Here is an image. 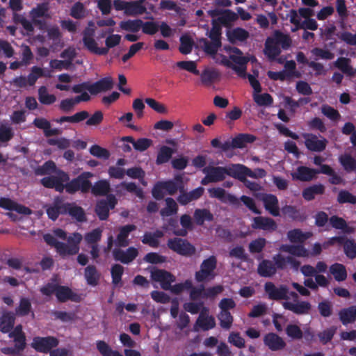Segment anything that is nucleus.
<instances>
[{
  "mask_svg": "<svg viewBox=\"0 0 356 356\" xmlns=\"http://www.w3.org/2000/svg\"><path fill=\"white\" fill-rule=\"evenodd\" d=\"M203 172H209L213 182L216 183L225 179L226 168L221 166H209L203 169Z\"/></svg>",
  "mask_w": 356,
  "mask_h": 356,
  "instance_id": "e433bc0d",
  "label": "nucleus"
},
{
  "mask_svg": "<svg viewBox=\"0 0 356 356\" xmlns=\"http://www.w3.org/2000/svg\"><path fill=\"white\" fill-rule=\"evenodd\" d=\"M290 22L295 25L296 29L315 31L318 29V24L314 19L309 18L301 22L296 10L291 9L289 13Z\"/></svg>",
  "mask_w": 356,
  "mask_h": 356,
  "instance_id": "f3484780",
  "label": "nucleus"
},
{
  "mask_svg": "<svg viewBox=\"0 0 356 356\" xmlns=\"http://www.w3.org/2000/svg\"><path fill=\"white\" fill-rule=\"evenodd\" d=\"M329 271L337 282H343L347 278V271L343 264L334 263L330 266Z\"/></svg>",
  "mask_w": 356,
  "mask_h": 356,
  "instance_id": "c03bdc74",
  "label": "nucleus"
},
{
  "mask_svg": "<svg viewBox=\"0 0 356 356\" xmlns=\"http://www.w3.org/2000/svg\"><path fill=\"white\" fill-rule=\"evenodd\" d=\"M196 323L204 330L207 331L216 326L215 318L213 316H204L202 312Z\"/></svg>",
  "mask_w": 356,
  "mask_h": 356,
  "instance_id": "864d4df0",
  "label": "nucleus"
},
{
  "mask_svg": "<svg viewBox=\"0 0 356 356\" xmlns=\"http://www.w3.org/2000/svg\"><path fill=\"white\" fill-rule=\"evenodd\" d=\"M146 7L139 1H129L126 15L129 16H136L146 13Z\"/></svg>",
  "mask_w": 356,
  "mask_h": 356,
  "instance_id": "09e8293b",
  "label": "nucleus"
},
{
  "mask_svg": "<svg viewBox=\"0 0 356 356\" xmlns=\"http://www.w3.org/2000/svg\"><path fill=\"white\" fill-rule=\"evenodd\" d=\"M287 236L292 243H302L309 238L308 233H303L300 229H294L289 231Z\"/></svg>",
  "mask_w": 356,
  "mask_h": 356,
  "instance_id": "69168bd1",
  "label": "nucleus"
},
{
  "mask_svg": "<svg viewBox=\"0 0 356 356\" xmlns=\"http://www.w3.org/2000/svg\"><path fill=\"white\" fill-rule=\"evenodd\" d=\"M43 238L49 245L55 248L57 253L63 257V248L65 246V243L57 241V239L50 234H44Z\"/></svg>",
  "mask_w": 356,
  "mask_h": 356,
  "instance_id": "680f3d73",
  "label": "nucleus"
},
{
  "mask_svg": "<svg viewBox=\"0 0 356 356\" xmlns=\"http://www.w3.org/2000/svg\"><path fill=\"white\" fill-rule=\"evenodd\" d=\"M204 192V188L202 186H199L190 192L184 191L180 192V194L177 198V202L183 206H185L191 202L200 199Z\"/></svg>",
  "mask_w": 356,
  "mask_h": 356,
  "instance_id": "b1692460",
  "label": "nucleus"
},
{
  "mask_svg": "<svg viewBox=\"0 0 356 356\" xmlns=\"http://www.w3.org/2000/svg\"><path fill=\"white\" fill-rule=\"evenodd\" d=\"M151 278L152 280L159 282L161 288L164 290H169L171 288V284L175 281V276L171 273L158 268L151 271Z\"/></svg>",
  "mask_w": 356,
  "mask_h": 356,
  "instance_id": "f8f14e48",
  "label": "nucleus"
},
{
  "mask_svg": "<svg viewBox=\"0 0 356 356\" xmlns=\"http://www.w3.org/2000/svg\"><path fill=\"white\" fill-rule=\"evenodd\" d=\"M111 191L110 183L105 179L96 181L94 185L92 184L90 191L95 196H105L109 195Z\"/></svg>",
  "mask_w": 356,
  "mask_h": 356,
  "instance_id": "f704fd0d",
  "label": "nucleus"
},
{
  "mask_svg": "<svg viewBox=\"0 0 356 356\" xmlns=\"http://www.w3.org/2000/svg\"><path fill=\"white\" fill-rule=\"evenodd\" d=\"M165 191L170 195H175L178 191L182 192L184 190L183 179L181 175H177L173 180L162 181Z\"/></svg>",
  "mask_w": 356,
  "mask_h": 356,
  "instance_id": "c756f323",
  "label": "nucleus"
},
{
  "mask_svg": "<svg viewBox=\"0 0 356 356\" xmlns=\"http://www.w3.org/2000/svg\"><path fill=\"white\" fill-rule=\"evenodd\" d=\"M167 245L172 251L186 257H191L196 252V248L192 243L179 237L169 238Z\"/></svg>",
  "mask_w": 356,
  "mask_h": 356,
  "instance_id": "20e7f679",
  "label": "nucleus"
},
{
  "mask_svg": "<svg viewBox=\"0 0 356 356\" xmlns=\"http://www.w3.org/2000/svg\"><path fill=\"white\" fill-rule=\"evenodd\" d=\"M330 223L332 227L337 229H341L344 234H353L355 231L353 227L348 225L346 221L337 216H332L330 218Z\"/></svg>",
  "mask_w": 356,
  "mask_h": 356,
  "instance_id": "58836bf2",
  "label": "nucleus"
},
{
  "mask_svg": "<svg viewBox=\"0 0 356 356\" xmlns=\"http://www.w3.org/2000/svg\"><path fill=\"white\" fill-rule=\"evenodd\" d=\"M316 169L301 165L298 166L296 170L291 173V177L293 180L310 181L316 178Z\"/></svg>",
  "mask_w": 356,
  "mask_h": 356,
  "instance_id": "5701e85b",
  "label": "nucleus"
},
{
  "mask_svg": "<svg viewBox=\"0 0 356 356\" xmlns=\"http://www.w3.org/2000/svg\"><path fill=\"white\" fill-rule=\"evenodd\" d=\"M226 175L245 182L247 176H252L251 169L242 164H232L225 167Z\"/></svg>",
  "mask_w": 356,
  "mask_h": 356,
  "instance_id": "6ab92c4d",
  "label": "nucleus"
},
{
  "mask_svg": "<svg viewBox=\"0 0 356 356\" xmlns=\"http://www.w3.org/2000/svg\"><path fill=\"white\" fill-rule=\"evenodd\" d=\"M67 215L78 222H84L87 221V217L84 209L74 202H71V206L69 207Z\"/></svg>",
  "mask_w": 356,
  "mask_h": 356,
  "instance_id": "ea45409f",
  "label": "nucleus"
},
{
  "mask_svg": "<svg viewBox=\"0 0 356 356\" xmlns=\"http://www.w3.org/2000/svg\"><path fill=\"white\" fill-rule=\"evenodd\" d=\"M255 136L250 134H239L232 138L234 148L242 149L248 143H252L256 140Z\"/></svg>",
  "mask_w": 356,
  "mask_h": 356,
  "instance_id": "4c0bfd02",
  "label": "nucleus"
},
{
  "mask_svg": "<svg viewBox=\"0 0 356 356\" xmlns=\"http://www.w3.org/2000/svg\"><path fill=\"white\" fill-rule=\"evenodd\" d=\"M84 277L88 285L95 286L100 279V273L94 265L88 266L84 270Z\"/></svg>",
  "mask_w": 356,
  "mask_h": 356,
  "instance_id": "a19ab883",
  "label": "nucleus"
},
{
  "mask_svg": "<svg viewBox=\"0 0 356 356\" xmlns=\"http://www.w3.org/2000/svg\"><path fill=\"white\" fill-rule=\"evenodd\" d=\"M70 180V175L62 170H58L56 175L44 177L40 180L41 184L47 188H54L58 193L65 191V183Z\"/></svg>",
  "mask_w": 356,
  "mask_h": 356,
  "instance_id": "7ed1b4c3",
  "label": "nucleus"
},
{
  "mask_svg": "<svg viewBox=\"0 0 356 356\" xmlns=\"http://www.w3.org/2000/svg\"><path fill=\"white\" fill-rule=\"evenodd\" d=\"M207 35L211 41H209L207 38H201L200 43L202 44L203 50L206 54L214 56L222 46V33L210 30Z\"/></svg>",
  "mask_w": 356,
  "mask_h": 356,
  "instance_id": "0eeeda50",
  "label": "nucleus"
},
{
  "mask_svg": "<svg viewBox=\"0 0 356 356\" xmlns=\"http://www.w3.org/2000/svg\"><path fill=\"white\" fill-rule=\"evenodd\" d=\"M321 113L332 122H338L341 116L339 112L328 104H323L321 108Z\"/></svg>",
  "mask_w": 356,
  "mask_h": 356,
  "instance_id": "bf43d9fd",
  "label": "nucleus"
},
{
  "mask_svg": "<svg viewBox=\"0 0 356 356\" xmlns=\"http://www.w3.org/2000/svg\"><path fill=\"white\" fill-rule=\"evenodd\" d=\"M38 99L42 104L50 105L56 102V98L54 95L48 93L45 86H41L38 90Z\"/></svg>",
  "mask_w": 356,
  "mask_h": 356,
  "instance_id": "e2e57ef3",
  "label": "nucleus"
},
{
  "mask_svg": "<svg viewBox=\"0 0 356 356\" xmlns=\"http://www.w3.org/2000/svg\"><path fill=\"white\" fill-rule=\"evenodd\" d=\"M87 120L86 124L87 126H97L102 123L104 120V115L101 111H96L90 118L89 113L86 111H81L76 113L71 116H62L60 118L54 120L57 123L62 124L63 122L79 123Z\"/></svg>",
  "mask_w": 356,
  "mask_h": 356,
  "instance_id": "f257e3e1",
  "label": "nucleus"
},
{
  "mask_svg": "<svg viewBox=\"0 0 356 356\" xmlns=\"http://www.w3.org/2000/svg\"><path fill=\"white\" fill-rule=\"evenodd\" d=\"M285 332L292 340H300L303 337V332L300 327L294 323L288 324L285 328Z\"/></svg>",
  "mask_w": 356,
  "mask_h": 356,
  "instance_id": "4d7b16f0",
  "label": "nucleus"
},
{
  "mask_svg": "<svg viewBox=\"0 0 356 356\" xmlns=\"http://www.w3.org/2000/svg\"><path fill=\"white\" fill-rule=\"evenodd\" d=\"M165 207L160 211V215L164 217H168L177 214L178 211V205L175 200L172 197H166L165 199Z\"/></svg>",
  "mask_w": 356,
  "mask_h": 356,
  "instance_id": "de8ad7c7",
  "label": "nucleus"
},
{
  "mask_svg": "<svg viewBox=\"0 0 356 356\" xmlns=\"http://www.w3.org/2000/svg\"><path fill=\"white\" fill-rule=\"evenodd\" d=\"M209 193L211 197L217 198L223 203H229L235 207L241 206L239 200L234 195L227 193L225 190L222 188H211L209 189Z\"/></svg>",
  "mask_w": 356,
  "mask_h": 356,
  "instance_id": "dca6fc26",
  "label": "nucleus"
},
{
  "mask_svg": "<svg viewBox=\"0 0 356 356\" xmlns=\"http://www.w3.org/2000/svg\"><path fill=\"white\" fill-rule=\"evenodd\" d=\"M229 60L227 59L222 60V64L233 70L238 76H244L245 70H247V64L249 58L245 56H238L236 55H230Z\"/></svg>",
  "mask_w": 356,
  "mask_h": 356,
  "instance_id": "9b49d317",
  "label": "nucleus"
},
{
  "mask_svg": "<svg viewBox=\"0 0 356 356\" xmlns=\"http://www.w3.org/2000/svg\"><path fill=\"white\" fill-rule=\"evenodd\" d=\"M93 177V174L90 172H83L76 177L69 180L65 183V192L68 194L73 195L80 191L83 194L88 193L92 186L90 180Z\"/></svg>",
  "mask_w": 356,
  "mask_h": 356,
  "instance_id": "f03ea898",
  "label": "nucleus"
},
{
  "mask_svg": "<svg viewBox=\"0 0 356 356\" xmlns=\"http://www.w3.org/2000/svg\"><path fill=\"white\" fill-rule=\"evenodd\" d=\"M264 52L270 60H274L281 54V49L271 40V38L268 37L265 42Z\"/></svg>",
  "mask_w": 356,
  "mask_h": 356,
  "instance_id": "37998d69",
  "label": "nucleus"
},
{
  "mask_svg": "<svg viewBox=\"0 0 356 356\" xmlns=\"http://www.w3.org/2000/svg\"><path fill=\"white\" fill-rule=\"evenodd\" d=\"M271 40L276 44V45L279 47L280 45L284 50L288 49L291 45L290 37L280 31H275L273 37L271 38Z\"/></svg>",
  "mask_w": 356,
  "mask_h": 356,
  "instance_id": "a18cd8bd",
  "label": "nucleus"
},
{
  "mask_svg": "<svg viewBox=\"0 0 356 356\" xmlns=\"http://www.w3.org/2000/svg\"><path fill=\"white\" fill-rule=\"evenodd\" d=\"M282 306L285 309L297 315L308 314L312 309L310 302L307 301H298L297 302L285 301L282 303Z\"/></svg>",
  "mask_w": 356,
  "mask_h": 356,
  "instance_id": "4be33fe9",
  "label": "nucleus"
},
{
  "mask_svg": "<svg viewBox=\"0 0 356 356\" xmlns=\"http://www.w3.org/2000/svg\"><path fill=\"white\" fill-rule=\"evenodd\" d=\"M260 200L263 202L264 207L273 217L280 216L279 200L275 195L271 193H262Z\"/></svg>",
  "mask_w": 356,
  "mask_h": 356,
  "instance_id": "2eb2a0df",
  "label": "nucleus"
},
{
  "mask_svg": "<svg viewBox=\"0 0 356 356\" xmlns=\"http://www.w3.org/2000/svg\"><path fill=\"white\" fill-rule=\"evenodd\" d=\"M264 343L272 351L281 350L286 345L281 337L273 332L268 333L264 336Z\"/></svg>",
  "mask_w": 356,
  "mask_h": 356,
  "instance_id": "393cba45",
  "label": "nucleus"
},
{
  "mask_svg": "<svg viewBox=\"0 0 356 356\" xmlns=\"http://www.w3.org/2000/svg\"><path fill=\"white\" fill-rule=\"evenodd\" d=\"M350 60L345 57H339L334 63V65L343 73L353 76L356 73V70H354L353 67L350 65Z\"/></svg>",
  "mask_w": 356,
  "mask_h": 356,
  "instance_id": "49530a36",
  "label": "nucleus"
},
{
  "mask_svg": "<svg viewBox=\"0 0 356 356\" xmlns=\"http://www.w3.org/2000/svg\"><path fill=\"white\" fill-rule=\"evenodd\" d=\"M337 327L334 325H332L323 330L322 332H318L317 336L319 339L320 342L323 345H325L330 342L333 339L337 332Z\"/></svg>",
  "mask_w": 356,
  "mask_h": 356,
  "instance_id": "052dcab7",
  "label": "nucleus"
},
{
  "mask_svg": "<svg viewBox=\"0 0 356 356\" xmlns=\"http://www.w3.org/2000/svg\"><path fill=\"white\" fill-rule=\"evenodd\" d=\"M118 200L113 194H109L106 200H100L97 202L95 212L100 220H106L109 216L110 209H113Z\"/></svg>",
  "mask_w": 356,
  "mask_h": 356,
  "instance_id": "6e6552de",
  "label": "nucleus"
},
{
  "mask_svg": "<svg viewBox=\"0 0 356 356\" xmlns=\"http://www.w3.org/2000/svg\"><path fill=\"white\" fill-rule=\"evenodd\" d=\"M31 303L29 298H22L19 301V306L16 308L15 312L18 316H25L31 312Z\"/></svg>",
  "mask_w": 356,
  "mask_h": 356,
  "instance_id": "774afa93",
  "label": "nucleus"
},
{
  "mask_svg": "<svg viewBox=\"0 0 356 356\" xmlns=\"http://www.w3.org/2000/svg\"><path fill=\"white\" fill-rule=\"evenodd\" d=\"M266 240L264 238L259 237L252 241L248 245L249 252L251 254L260 253L264 249L266 245Z\"/></svg>",
  "mask_w": 356,
  "mask_h": 356,
  "instance_id": "338daca9",
  "label": "nucleus"
},
{
  "mask_svg": "<svg viewBox=\"0 0 356 356\" xmlns=\"http://www.w3.org/2000/svg\"><path fill=\"white\" fill-rule=\"evenodd\" d=\"M264 289L270 300H280L289 299L287 296L289 288L286 285H280L279 287H276L273 282H268L264 285Z\"/></svg>",
  "mask_w": 356,
  "mask_h": 356,
  "instance_id": "4468645a",
  "label": "nucleus"
},
{
  "mask_svg": "<svg viewBox=\"0 0 356 356\" xmlns=\"http://www.w3.org/2000/svg\"><path fill=\"white\" fill-rule=\"evenodd\" d=\"M281 211L284 216L294 221L304 222L307 218V216L305 212L301 211L293 205L286 204L282 207Z\"/></svg>",
  "mask_w": 356,
  "mask_h": 356,
  "instance_id": "c85d7f7f",
  "label": "nucleus"
},
{
  "mask_svg": "<svg viewBox=\"0 0 356 356\" xmlns=\"http://www.w3.org/2000/svg\"><path fill=\"white\" fill-rule=\"evenodd\" d=\"M56 297L59 302H66L68 300L80 302L81 296L74 292L69 286L59 285L57 289Z\"/></svg>",
  "mask_w": 356,
  "mask_h": 356,
  "instance_id": "412c9836",
  "label": "nucleus"
},
{
  "mask_svg": "<svg viewBox=\"0 0 356 356\" xmlns=\"http://www.w3.org/2000/svg\"><path fill=\"white\" fill-rule=\"evenodd\" d=\"M339 162L346 172H350L356 171V159L351 155L346 154L341 155L339 157Z\"/></svg>",
  "mask_w": 356,
  "mask_h": 356,
  "instance_id": "13d9d810",
  "label": "nucleus"
},
{
  "mask_svg": "<svg viewBox=\"0 0 356 356\" xmlns=\"http://www.w3.org/2000/svg\"><path fill=\"white\" fill-rule=\"evenodd\" d=\"M325 193V186L322 184H314L303 189L302 197L306 201H312L317 195H323Z\"/></svg>",
  "mask_w": 356,
  "mask_h": 356,
  "instance_id": "c9c22d12",
  "label": "nucleus"
},
{
  "mask_svg": "<svg viewBox=\"0 0 356 356\" xmlns=\"http://www.w3.org/2000/svg\"><path fill=\"white\" fill-rule=\"evenodd\" d=\"M138 255V250L134 247H129L126 250L115 248L113 250V256L115 261L128 264L132 262Z\"/></svg>",
  "mask_w": 356,
  "mask_h": 356,
  "instance_id": "a211bd4d",
  "label": "nucleus"
},
{
  "mask_svg": "<svg viewBox=\"0 0 356 356\" xmlns=\"http://www.w3.org/2000/svg\"><path fill=\"white\" fill-rule=\"evenodd\" d=\"M114 86L113 80L111 76L102 78L97 81L91 83L90 94L96 95L102 92L111 90Z\"/></svg>",
  "mask_w": 356,
  "mask_h": 356,
  "instance_id": "bb28decb",
  "label": "nucleus"
},
{
  "mask_svg": "<svg viewBox=\"0 0 356 356\" xmlns=\"http://www.w3.org/2000/svg\"><path fill=\"white\" fill-rule=\"evenodd\" d=\"M15 316L11 312H7L0 317V331L2 333H8L14 327Z\"/></svg>",
  "mask_w": 356,
  "mask_h": 356,
  "instance_id": "72a5a7b5",
  "label": "nucleus"
},
{
  "mask_svg": "<svg viewBox=\"0 0 356 356\" xmlns=\"http://www.w3.org/2000/svg\"><path fill=\"white\" fill-rule=\"evenodd\" d=\"M193 44V39L187 35H184L180 38L179 51L182 54L187 55L192 51Z\"/></svg>",
  "mask_w": 356,
  "mask_h": 356,
  "instance_id": "0e129e2a",
  "label": "nucleus"
},
{
  "mask_svg": "<svg viewBox=\"0 0 356 356\" xmlns=\"http://www.w3.org/2000/svg\"><path fill=\"white\" fill-rule=\"evenodd\" d=\"M339 318L343 325L353 323L356 321V306L352 305L341 309L339 312Z\"/></svg>",
  "mask_w": 356,
  "mask_h": 356,
  "instance_id": "473e14b6",
  "label": "nucleus"
},
{
  "mask_svg": "<svg viewBox=\"0 0 356 356\" xmlns=\"http://www.w3.org/2000/svg\"><path fill=\"white\" fill-rule=\"evenodd\" d=\"M82 235L79 232H74L67 238V243L63 250V258L67 255H75L79 253V244L82 241Z\"/></svg>",
  "mask_w": 356,
  "mask_h": 356,
  "instance_id": "aec40b11",
  "label": "nucleus"
},
{
  "mask_svg": "<svg viewBox=\"0 0 356 356\" xmlns=\"http://www.w3.org/2000/svg\"><path fill=\"white\" fill-rule=\"evenodd\" d=\"M276 267L273 261L269 259H263L258 265L257 273L263 277H270L276 273Z\"/></svg>",
  "mask_w": 356,
  "mask_h": 356,
  "instance_id": "2f4dec72",
  "label": "nucleus"
},
{
  "mask_svg": "<svg viewBox=\"0 0 356 356\" xmlns=\"http://www.w3.org/2000/svg\"><path fill=\"white\" fill-rule=\"evenodd\" d=\"M343 252L350 259L356 258V241L354 239L345 237V240L342 243Z\"/></svg>",
  "mask_w": 356,
  "mask_h": 356,
  "instance_id": "8fccbe9b",
  "label": "nucleus"
},
{
  "mask_svg": "<svg viewBox=\"0 0 356 356\" xmlns=\"http://www.w3.org/2000/svg\"><path fill=\"white\" fill-rule=\"evenodd\" d=\"M251 227L253 229L263 230L266 232L272 233L277 229V224L272 218L257 216L252 218Z\"/></svg>",
  "mask_w": 356,
  "mask_h": 356,
  "instance_id": "ddd939ff",
  "label": "nucleus"
},
{
  "mask_svg": "<svg viewBox=\"0 0 356 356\" xmlns=\"http://www.w3.org/2000/svg\"><path fill=\"white\" fill-rule=\"evenodd\" d=\"M96 346L97 349L102 356H123L118 350H113L104 341H97Z\"/></svg>",
  "mask_w": 356,
  "mask_h": 356,
  "instance_id": "5fc2aeb1",
  "label": "nucleus"
},
{
  "mask_svg": "<svg viewBox=\"0 0 356 356\" xmlns=\"http://www.w3.org/2000/svg\"><path fill=\"white\" fill-rule=\"evenodd\" d=\"M143 26V20L140 19H128L126 21H122L120 23V27L124 31L136 33L139 31Z\"/></svg>",
  "mask_w": 356,
  "mask_h": 356,
  "instance_id": "603ef678",
  "label": "nucleus"
},
{
  "mask_svg": "<svg viewBox=\"0 0 356 356\" xmlns=\"http://www.w3.org/2000/svg\"><path fill=\"white\" fill-rule=\"evenodd\" d=\"M136 226L134 224H129L119 228V233L117 235L115 244L118 247L125 248L129 245V236L131 232L136 229Z\"/></svg>",
  "mask_w": 356,
  "mask_h": 356,
  "instance_id": "cd10ccee",
  "label": "nucleus"
},
{
  "mask_svg": "<svg viewBox=\"0 0 356 356\" xmlns=\"http://www.w3.org/2000/svg\"><path fill=\"white\" fill-rule=\"evenodd\" d=\"M193 218L196 225L202 226L205 221L213 220V215L207 209H196L193 213Z\"/></svg>",
  "mask_w": 356,
  "mask_h": 356,
  "instance_id": "79ce46f5",
  "label": "nucleus"
},
{
  "mask_svg": "<svg viewBox=\"0 0 356 356\" xmlns=\"http://www.w3.org/2000/svg\"><path fill=\"white\" fill-rule=\"evenodd\" d=\"M226 35L227 40L232 44H235L237 41L244 42L250 36L249 32L241 27H236L232 30H228Z\"/></svg>",
  "mask_w": 356,
  "mask_h": 356,
  "instance_id": "7c9ffc66",
  "label": "nucleus"
},
{
  "mask_svg": "<svg viewBox=\"0 0 356 356\" xmlns=\"http://www.w3.org/2000/svg\"><path fill=\"white\" fill-rule=\"evenodd\" d=\"M173 153L174 151L171 147L163 145L158 152L156 163L161 165L168 162L172 158Z\"/></svg>",
  "mask_w": 356,
  "mask_h": 356,
  "instance_id": "3c124183",
  "label": "nucleus"
},
{
  "mask_svg": "<svg viewBox=\"0 0 356 356\" xmlns=\"http://www.w3.org/2000/svg\"><path fill=\"white\" fill-rule=\"evenodd\" d=\"M302 137L305 139V145L306 148L314 152H322L327 147V140L320 136L318 137L316 134L305 133L302 134Z\"/></svg>",
  "mask_w": 356,
  "mask_h": 356,
  "instance_id": "9d476101",
  "label": "nucleus"
},
{
  "mask_svg": "<svg viewBox=\"0 0 356 356\" xmlns=\"http://www.w3.org/2000/svg\"><path fill=\"white\" fill-rule=\"evenodd\" d=\"M216 266L217 259L213 255L203 260L200 265V269L195 273V280L197 282H204L213 280L216 276L214 270Z\"/></svg>",
  "mask_w": 356,
  "mask_h": 356,
  "instance_id": "39448f33",
  "label": "nucleus"
},
{
  "mask_svg": "<svg viewBox=\"0 0 356 356\" xmlns=\"http://www.w3.org/2000/svg\"><path fill=\"white\" fill-rule=\"evenodd\" d=\"M58 171L56 163L53 161H47L35 170L36 175H47Z\"/></svg>",
  "mask_w": 356,
  "mask_h": 356,
  "instance_id": "6e6d98bb",
  "label": "nucleus"
},
{
  "mask_svg": "<svg viewBox=\"0 0 356 356\" xmlns=\"http://www.w3.org/2000/svg\"><path fill=\"white\" fill-rule=\"evenodd\" d=\"M33 124L35 127L42 129L44 132V135L47 138L58 136L61 134L60 129L57 128L51 129L50 122L44 118H35L33 121Z\"/></svg>",
  "mask_w": 356,
  "mask_h": 356,
  "instance_id": "a878e982",
  "label": "nucleus"
},
{
  "mask_svg": "<svg viewBox=\"0 0 356 356\" xmlns=\"http://www.w3.org/2000/svg\"><path fill=\"white\" fill-rule=\"evenodd\" d=\"M59 340L53 336L35 337L31 343V346L37 352L48 353L51 349L57 347Z\"/></svg>",
  "mask_w": 356,
  "mask_h": 356,
  "instance_id": "1a4fd4ad",
  "label": "nucleus"
},
{
  "mask_svg": "<svg viewBox=\"0 0 356 356\" xmlns=\"http://www.w3.org/2000/svg\"><path fill=\"white\" fill-rule=\"evenodd\" d=\"M207 14L212 18L216 17L218 22L227 29H230L238 19L237 13L230 9L215 8L209 10Z\"/></svg>",
  "mask_w": 356,
  "mask_h": 356,
  "instance_id": "423d86ee",
  "label": "nucleus"
}]
</instances>
